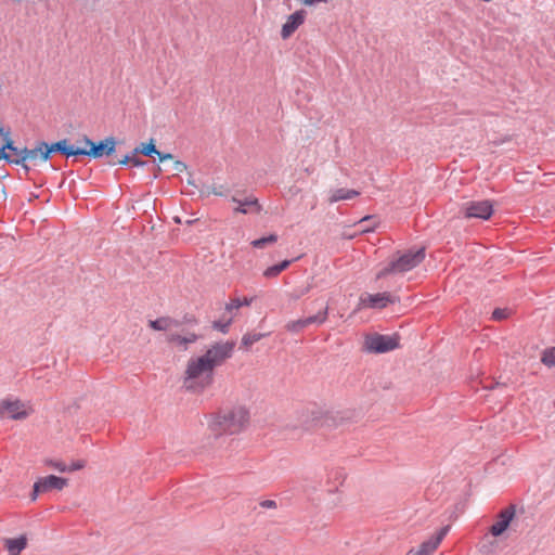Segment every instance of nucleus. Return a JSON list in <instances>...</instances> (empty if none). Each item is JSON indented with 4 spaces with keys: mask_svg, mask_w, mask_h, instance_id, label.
<instances>
[{
    "mask_svg": "<svg viewBox=\"0 0 555 555\" xmlns=\"http://www.w3.org/2000/svg\"><path fill=\"white\" fill-rule=\"evenodd\" d=\"M42 146H44V152L42 153L43 162H46L49 158L50 154L53 152H60V153L66 155L67 157L78 156V155H80V152H81V151H79V146H74V145L68 144V141L66 139L60 140L55 143H52L51 145H49L46 142H42Z\"/></svg>",
    "mask_w": 555,
    "mask_h": 555,
    "instance_id": "10",
    "label": "nucleus"
},
{
    "mask_svg": "<svg viewBox=\"0 0 555 555\" xmlns=\"http://www.w3.org/2000/svg\"><path fill=\"white\" fill-rule=\"evenodd\" d=\"M1 159H4L10 164H14V160H16V158H12L7 152H3V149H0V160Z\"/></svg>",
    "mask_w": 555,
    "mask_h": 555,
    "instance_id": "39",
    "label": "nucleus"
},
{
    "mask_svg": "<svg viewBox=\"0 0 555 555\" xmlns=\"http://www.w3.org/2000/svg\"><path fill=\"white\" fill-rule=\"evenodd\" d=\"M266 334L261 333H247L242 338V346L248 348L253 346L255 343L259 341Z\"/></svg>",
    "mask_w": 555,
    "mask_h": 555,
    "instance_id": "24",
    "label": "nucleus"
},
{
    "mask_svg": "<svg viewBox=\"0 0 555 555\" xmlns=\"http://www.w3.org/2000/svg\"><path fill=\"white\" fill-rule=\"evenodd\" d=\"M509 314V310L506 309V308H496L493 312H492V319L495 320V321H501V320H504L508 317Z\"/></svg>",
    "mask_w": 555,
    "mask_h": 555,
    "instance_id": "30",
    "label": "nucleus"
},
{
    "mask_svg": "<svg viewBox=\"0 0 555 555\" xmlns=\"http://www.w3.org/2000/svg\"><path fill=\"white\" fill-rule=\"evenodd\" d=\"M0 149H3V152H5L7 150L17 152V147L14 145L13 141H8V143H3V145Z\"/></svg>",
    "mask_w": 555,
    "mask_h": 555,
    "instance_id": "40",
    "label": "nucleus"
},
{
    "mask_svg": "<svg viewBox=\"0 0 555 555\" xmlns=\"http://www.w3.org/2000/svg\"><path fill=\"white\" fill-rule=\"evenodd\" d=\"M80 143H83V146H79V151H81L80 155L93 158H99L103 155H111L115 152L116 147V141L113 137H108L99 143H94L88 137H85Z\"/></svg>",
    "mask_w": 555,
    "mask_h": 555,
    "instance_id": "6",
    "label": "nucleus"
},
{
    "mask_svg": "<svg viewBox=\"0 0 555 555\" xmlns=\"http://www.w3.org/2000/svg\"><path fill=\"white\" fill-rule=\"evenodd\" d=\"M171 170L177 175L181 173L186 170V165L181 160H172Z\"/></svg>",
    "mask_w": 555,
    "mask_h": 555,
    "instance_id": "32",
    "label": "nucleus"
},
{
    "mask_svg": "<svg viewBox=\"0 0 555 555\" xmlns=\"http://www.w3.org/2000/svg\"><path fill=\"white\" fill-rule=\"evenodd\" d=\"M180 324V321L170 317H162L156 320L149 321V326L154 331L167 333L166 340L169 344L182 346L184 349H188V346L195 343L198 339V336L191 332H178L177 330Z\"/></svg>",
    "mask_w": 555,
    "mask_h": 555,
    "instance_id": "3",
    "label": "nucleus"
},
{
    "mask_svg": "<svg viewBox=\"0 0 555 555\" xmlns=\"http://www.w3.org/2000/svg\"><path fill=\"white\" fill-rule=\"evenodd\" d=\"M515 516V507L508 506L504 508L499 515L498 520L491 526L490 532L494 537L501 535L509 526Z\"/></svg>",
    "mask_w": 555,
    "mask_h": 555,
    "instance_id": "11",
    "label": "nucleus"
},
{
    "mask_svg": "<svg viewBox=\"0 0 555 555\" xmlns=\"http://www.w3.org/2000/svg\"><path fill=\"white\" fill-rule=\"evenodd\" d=\"M44 152V146H42V142L36 149H22L21 150V158H16L14 160L15 165H22L26 172L29 171V167L25 165L26 160H35L40 158L42 160V153Z\"/></svg>",
    "mask_w": 555,
    "mask_h": 555,
    "instance_id": "13",
    "label": "nucleus"
},
{
    "mask_svg": "<svg viewBox=\"0 0 555 555\" xmlns=\"http://www.w3.org/2000/svg\"><path fill=\"white\" fill-rule=\"evenodd\" d=\"M120 165H128L130 164V155H126L122 159L118 162Z\"/></svg>",
    "mask_w": 555,
    "mask_h": 555,
    "instance_id": "41",
    "label": "nucleus"
},
{
    "mask_svg": "<svg viewBox=\"0 0 555 555\" xmlns=\"http://www.w3.org/2000/svg\"><path fill=\"white\" fill-rule=\"evenodd\" d=\"M278 241V235L275 234H270L269 236H264V237H261V238H257V240H254L251 242V245L253 247L255 248H263L266 247L268 244H273Z\"/></svg>",
    "mask_w": 555,
    "mask_h": 555,
    "instance_id": "25",
    "label": "nucleus"
},
{
    "mask_svg": "<svg viewBox=\"0 0 555 555\" xmlns=\"http://www.w3.org/2000/svg\"><path fill=\"white\" fill-rule=\"evenodd\" d=\"M5 546L10 555H20V553L26 547V538L20 537L16 539H8Z\"/></svg>",
    "mask_w": 555,
    "mask_h": 555,
    "instance_id": "17",
    "label": "nucleus"
},
{
    "mask_svg": "<svg viewBox=\"0 0 555 555\" xmlns=\"http://www.w3.org/2000/svg\"><path fill=\"white\" fill-rule=\"evenodd\" d=\"M158 150L156 149L154 141L151 140L150 143H141L140 146L134 149V155L143 154L145 156L157 155Z\"/></svg>",
    "mask_w": 555,
    "mask_h": 555,
    "instance_id": "19",
    "label": "nucleus"
},
{
    "mask_svg": "<svg viewBox=\"0 0 555 555\" xmlns=\"http://www.w3.org/2000/svg\"><path fill=\"white\" fill-rule=\"evenodd\" d=\"M425 259V249L418 248L408 250L393 259L387 267L377 273V279H382L390 273H405L417 267Z\"/></svg>",
    "mask_w": 555,
    "mask_h": 555,
    "instance_id": "4",
    "label": "nucleus"
},
{
    "mask_svg": "<svg viewBox=\"0 0 555 555\" xmlns=\"http://www.w3.org/2000/svg\"><path fill=\"white\" fill-rule=\"evenodd\" d=\"M466 218L489 219L493 212L490 201L468 202L463 206Z\"/></svg>",
    "mask_w": 555,
    "mask_h": 555,
    "instance_id": "8",
    "label": "nucleus"
},
{
    "mask_svg": "<svg viewBox=\"0 0 555 555\" xmlns=\"http://www.w3.org/2000/svg\"><path fill=\"white\" fill-rule=\"evenodd\" d=\"M83 466H85V463L82 461L73 462L68 466V472H75V470L81 469Z\"/></svg>",
    "mask_w": 555,
    "mask_h": 555,
    "instance_id": "36",
    "label": "nucleus"
},
{
    "mask_svg": "<svg viewBox=\"0 0 555 555\" xmlns=\"http://www.w3.org/2000/svg\"><path fill=\"white\" fill-rule=\"evenodd\" d=\"M449 531V527H443L436 537L434 538H430L429 540L425 541L426 543V547H428L429 550H436L439 544L441 543V541L443 540V538L446 537V534L448 533Z\"/></svg>",
    "mask_w": 555,
    "mask_h": 555,
    "instance_id": "21",
    "label": "nucleus"
},
{
    "mask_svg": "<svg viewBox=\"0 0 555 555\" xmlns=\"http://www.w3.org/2000/svg\"><path fill=\"white\" fill-rule=\"evenodd\" d=\"M360 193L350 189H335L330 191L328 203L334 204L339 201H349L357 197Z\"/></svg>",
    "mask_w": 555,
    "mask_h": 555,
    "instance_id": "15",
    "label": "nucleus"
},
{
    "mask_svg": "<svg viewBox=\"0 0 555 555\" xmlns=\"http://www.w3.org/2000/svg\"><path fill=\"white\" fill-rule=\"evenodd\" d=\"M13 153L17 156V158H21V150L20 149H17V152H13Z\"/></svg>",
    "mask_w": 555,
    "mask_h": 555,
    "instance_id": "44",
    "label": "nucleus"
},
{
    "mask_svg": "<svg viewBox=\"0 0 555 555\" xmlns=\"http://www.w3.org/2000/svg\"><path fill=\"white\" fill-rule=\"evenodd\" d=\"M260 506L263 508H276V502L273 500H263L260 502Z\"/></svg>",
    "mask_w": 555,
    "mask_h": 555,
    "instance_id": "38",
    "label": "nucleus"
},
{
    "mask_svg": "<svg viewBox=\"0 0 555 555\" xmlns=\"http://www.w3.org/2000/svg\"><path fill=\"white\" fill-rule=\"evenodd\" d=\"M302 22L304 16L300 13H294L284 24L282 35H291L292 33L296 31V29L300 24H302Z\"/></svg>",
    "mask_w": 555,
    "mask_h": 555,
    "instance_id": "16",
    "label": "nucleus"
},
{
    "mask_svg": "<svg viewBox=\"0 0 555 555\" xmlns=\"http://www.w3.org/2000/svg\"><path fill=\"white\" fill-rule=\"evenodd\" d=\"M232 321H233V319L231 317L228 319L223 318L221 320L215 321L212 323V328L225 334V333H228Z\"/></svg>",
    "mask_w": 555,
    "mask_h": 555,
    "instance_id": "27",
    "label": "nucleus"
},
{
    "mask_svg": "<svg viewBox=\"0 0 555 555\" xmlns=\"http://www.w3.org/2000/svg\"><path fill=\"white\" fill-rule=\"evenodd\" d=\"M541 362L547 367H555V347L547 348L543 351Z\"/></svg>",
    "mask_w": 555,
    "mask_h": 555,
    "instance_id": "23",
    "label": "nucleus"
},
{
    "mask_svg": "<svg viewBox=\"0 0 555 555\" xmlns=\"http://www.w3.org/2000/svg\"><path fill=\"white\" fill-rule=\"evenodd\" d=\"M232 202L237 204V207L235 208V212L250 214V212H259L261 210V206L258 203V199L254 196H248L244 199H240L237 197H232Z\"/></svg>",
    "mask_w": 555,
    "mask_h": 555,
    "instance_id": "14",
    "label": "nucleus"
},
{
    "mask_svg": "<svg viewBox=\"0 0 555 555\" xmlns=\"http://www.w3.org/2000/svg\"><path fill=\"white\" fill-rule=\"evenodd\" d=\"M46 465L61 472V473H66L68 472V465H66L64 462L62 461H56V460H47L46 461Z\"/></svg>",
    "mask_w": 555,
    "mask_h": 555,
    "instance_id": "28",
    "label": "nucleus"
},
{
    "mask_svg": "<svg viewBox=\"0 0 555 555\" xmlns=\"http://www.w3.org/2000/svg\"><path fill=\"white\" fill-rule=\"evenodd\" d=\"M0 415L13 420H23L27 416L24 403L17 399L7 398L0 400Z\"/></svg>",
    "mask_w": 555,
    "mask_h": 555,
    "instance_id": "9",
    "label": "nucleus"
},
{
    "mask_svg": "<svg viewBox=\"0 0 555 555\" xmlns=\"http://www.w3.org/2000/svg\"><path fill=\"white\" fill-rule=\"evenodd\" d=\"M146 162L140 159L138 155H134V150L130 154V165L133 167H143Z\"/></svg>",
    "mask_w": 555,
    "mask_h": 555,
    "instance_id": "34",
    "label": "nucleus"
},
{
    "mask_svg": "<svg viewBox=\"0 0 555 555\" xmlns=\"http://www.w3.org/2000/svg\"><path fill=\"white\" fill-rule=\"evenodd\" d=\"M241 307H242L241 299L240 298H233V299L230 300V302H228L225 305V311L231 313L232 311L237 310Z\"/></svg>",
    "mask_w": 555,
    "mask_h": 555,
    "instance_id": "31",
    "label": "nucleus"
},
{
    "mask_svg": "<svg viewBox=\"0 0 555 555\" xmlns=\"http://www.w3.org/2000/svg\"><path fill=\"white\" fill-rule=\"evenodd\" d=\"M390 302L393 299L388 293L366 294L360 298L361 306L367 308H385Z\"/></svg>",
    "mask_w": 555,
    "mask_h": 555,
    "instance_id": "12",
    "label": "nucleus"
},
{
    "mask_svg": "<svg viewBox=\"0 0 555 555\" xmlns=\"http://www.w3.org/2000/svg\"><path fill=\"white\" fill-rule=\"evenodd\" d=\"M242 301V307L243 306H249L253 301V298H244Z\"/></svg>",
    "mask_w": 555,
    "mask_h": 555,
    "instance_id": "43",
    "label": "nucleus"
},
{
    "mask_svg": "<svg viewBox=\"0 0 555 555\" xmlns=\"http://www.w3.org/2000/svg\"><path fill=\"white\" fill-rule=\"evenodd\" d=\"M328 315V306H326L322 311L318 312L315 315H311L308 318H305L306 324L308 326L312 324H323L327 320Z\"/></svg>",
    "mask_w": 555,
    "mask_h": 555,
    "instance_id": "20",
    "label": "nucleus"
},
{
    "mask_svg": "<svg viewBox=\"0 0 555 555\" xmlns=\"http://www.w3.org/2000/svg\"><path fill=\"white\" fill-rule=\"evenodd\" d=\"M0 135L4 139L10 135V131H5L2 126H0Z\"/></svg>",
    "mask_w": 555,
    "mask_h": 555,
    "instance_id": "42",
    "label": "nucleus"
},
{
    "mask_svg": "<svg viewBox=\"0 0 555 555\" xmlns=\"http://www.w3.org/2000/svg\"><path fill=\"white\" fill-rule=\"evenodd\" d=\"M67 486V479L50 475L39 478L34 485L31 500L35 501L39 493L48 492L52 489L62 490Z\"/></svg>",
    "mask_w": 555,
    "mask_h": 555,
    "instance_id": "7",
    "label": "nucleus"
},
{
    "mask_svg": "<svg viewBox=\"0 0 555 555\" xmlns=\"http://www.w3.org/2000/svg\"><path fill=\"white\" fill-rule=\"evenodd\" d=\"M199 192L203 196H209L210 194H215L218 196H224L228 193V191L223 188V185H219V186L205 185Z\"/></svg>",
    "mask_w": 555,
    "mask_h": 555,
    "instance_id": "22",
    "label": "nucleus"
},
{
    "mask_svg": "<svg viewBox=\"0 0 555 555\" xmlns=\"http://www.w3.org/2000/svg\"><path fill=\"white\" fill-rule=\"evenodd\" d=\"M363 347L370 353L389 352L399 347V336L373 333L365 336Z\"/></svg>",
    "mask_w": 555,
    "mask_h": 555,
    "instance_id": "5",
    "label": "nucleus"
},
{
    "mask_svg": "<svg viewBox=\"0 0 555 555\" xmlns=\"http://www.w3.org/2000/svg\"><path fill=\"white\" fill-rule=\"evenodd\" d=\"M435 551L426 547V543L423 542L417 550H411L406 555H431Z\"/></svg>",
    "mask_w": 555,
    "mask_h": 555,
    "instance_id": "29",
    "label": "nucleus"
},
{
    "mask_svg": "<svg viewBox=\"0 0 555 555\" xmlns=\"http://www.w3.org/2000/svg\"><path fill=\"white\" fill-rule=\"evenodd\" d=\"M312 288V285H307L306 287L301 288V289H298V291H295L293 294H292V297L294 299H298L300 298L301 296L306 295L307 293L310 292V289Z\"/></svg>",
    "mask_w": 555,
    "mask_h": 555,
    "instance_id": "35",
    "label": "nucleus"
},
{
    "mask_svg": "<svg viewBox=\"0 0 555 555\" xmlns=\"http://www.w3.org/2000/svg\"><path fill=\"white\" fill-rule=\"evenodd\" d=\"M249 413L244 406L224 410L211 417L209 427L217 433L237 434L245 428Z\"/></svg>",
    "mask_w": 555,
    "mask_h": 555,
    "instance_id": "2",
    "label": "nucleus"
},
{
    "mask_svg": "<svg viewBox=\"0 0 555 555\" xmlns=\"http://www.w3.org/2000/svg\"><path fill=\"white\" fill-rule=\"evenodd\" d=\"M373 218L370 216L364 217L360 223L362 224V231L367 232L374 229V224H371Z\"/></svg>",
    "mask_w": 555,
    "mask_h": 555,
    "instance_id": "33",
    "label": "nucleus"
},
{
    "mask_svg": "<svg viewBox=\"0 0 555 555\" xmlns=\"http://www.w3.org/2000/svg\"><path fill=\"white\" fill-rule=\"evenodd\" d=\"M3 141H4V143H8V141H13V140H12V139H11V137L9 135V137L4 138V139H3Z\"/></svg>",
    "mask_w": 555,
    "mask_h": 555,
    "instance_id": "45",
    "label": "nucleus"
},
{
    "mask_svg": "<svg viewBox=\"0 0 555 555\" xmlns=\"http://www.w3.org/2000/svg\"><path fill=\"white\" fill-rule=\"evenodd\" d=\"M157 156H158V159L159 162H166V160H173V155L170 154V153H162V152H157Z\"/></svg>",
    "mask_w": 555,
    "mask_h": 555,
    "instance_id": "37",
    "label": "nucleus"
},
{
    "mask_svg": "<svg viewBox=\"0 0 555 555\" xmlns=\"http://www.w3.org/2000/svg\"><path fill=\"white\" fill-rule=\"evenodd\" d=\"M292 263V260H283L282 262L268 267L263 271V276L267 279H272L278 276L282 271L286 270Z\"/></svg>",
    "mask_w": 555,
    "mask_h": 555,
    "instance_id": "18",
    "label": "nucleus"
},
{
    "mask_svg": "<svg viewBox=\"0 0 555 555\" xmlns=\"http://www.w3.org/2000/svg\"><path fill=\"white\" fill-rule=\"evenodd\" d=\"M308 325L306 324V320L299 319V320H295V321H289L285 325V328L291 333H300Z\"/></svg>",
    "mask_w": 555,
    "mask_h": 555,
    "instance_id": "26",
    "label": "nucleus"
},
{
    "mask_svg": "<svg viewBox=\"0 0 555 555\" xmlns=\"http://www.w3.org/2000/svg\"><path fill=\"white\" fill-rule=\"evenodd\" d=\"M234 341L216 343L199 357L188 361L183 385L188 390L199 392L214 382V371L232 357Z\"/></svg>",
    "mask_w": 555,
    "mask_h": 555,
    "instance_id": "1",
    "label": "nucleus"
}]
</instances>
